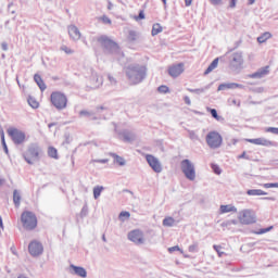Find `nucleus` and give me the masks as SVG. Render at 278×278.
<instances>
[{"label": "nucleus", "mask_w": 278, "mask_h": 278, "mask_svg": "<svg viewBox=\"0 0 278 278\" xmlns=\"http://www.w3.org/2000/svg\"><path fill=\"white\" fill-rule=\"evenodd\" d=\"M126 77L130 86H138L147 79V66L140 64H131L126 67Z\"/></svg>", "instance_id": "1"}, {"label": "nucleus", "mask_w": 278, "mask_h": 278, "mask_svg": "<svg viewBox=\"0 0 278 278\" xmlns=\"http://www.w3.org/2000/svg\"><path fill=\"white\" fill-rule=\"evenodd\" d=\"M98 42L101 45L104 53H106L108 55H114V58H116L117 60L118 58H121V55H123L121 47H118V43H116L110 37L103 35L98 38Z\"/></svg>", "instance_id": "2"}, {"label": "nucleus", "mask_w": 278, "mask_h": 278, "mask_svg": "<svg viewBox=\"0 0 278 278\" xmlns=\"http://www.w3.org/2000/svg\"><path fill=\"white\" fill-rule=\"evenodd\" d=\"M42 153V149L38 143H30L27 150L24 152L23 156L27 164H36V162L40 161V154Z\"/></svg>", "instance_id": "3"}, {"label": "nucleus", "mask_w": 278, "mask_h": 278, "mask_svg": "<svg viewBox=\"0 0 278 278\" xmlns=\"http://www.w3.org/2000/svg\"><path fill=\"white\" fill-rule=\"evenodd\" d=\"M180 168L186 179L189 181H194V179H197V169L194 168V163H192V161L188 159L182 160L180 162Z\"/></svg>", "instance_id": "4"}, {"label": "nucleus", "mask_w": 278, "mask_h": 278, "mask_svg": "<svg viewBox=\"0 0 278 278\" xmlns=\"http://www.w3.org/2000/svg\"><path fill=\"white\" fill-rule=\"evenodd\" d=\"M21 220L23 224L24 229L27 231H31V229H36L38 225V219L36 218V214L25 211L22 213Z\"/></svg>", "instance_id": "5"}, {"label": "nucleus", "mask_w": 278, "mask_h": 278, "mask_svg": "<svg viewBox=\"0 0 278 278\" xmlns=\"http://www.w3.org/2000/svg\"><path fill=\"white\" fill-rule=\"evenodd\" d=\"M50 100L56 110H66V105L68 104V98H66V94L60 91H54L51 93Z\"/></svg>", "instance_id": "6"}, {"label": "nucleus", "mask_w": 278, "mask_h": 278, "mask_svg": "<svg viewBox=\"0 0 278 278\" xmlns=\"http://www.w3.org/2000/svg\"><path fill=\"white\" fill-rule=\"evenodd\" d=\"M205 140L210 149H220V147H223V136L217 131H210L206 135Z\"/></svg>", "instance_id": "7"}, {"label": "nucleus", "mask_w": 278, "mask_h": 278, "mask_svg": "<svg viewBox=\"0 0 278 278\" xmlns=\"http://www.w3.org/2000/svg\"><path fill=\"white\" fill-rule=\"evenodd\" d=\"M238 219L241 225H253L255 223V213L252 210H243L239 212Z\"/></svg>", "instance_id": "8"}, {"label": "nucleus", "mask_w": 278, "mask_h": 278, "mask_svg": "<svg viewBox=\"0 0 278 278\" xmlns=\"http://www.w3.org/2000/svg\"><path fill=\"white\" fill-rule=\"evenodd\" d=\"M14 144H23L25 142V132L18 130V128L11 127L7 130Z\"/></svg>", "instance_id": "9"}, {"label": "nucleus", "mask_w": 278, "mask_h": 278, "mask_svg": "<svg viewBox=\"0 0 278 278\" xmlns=\"http://www.w3.org/2000/svg\"><path fill=\"white\" fill-rule=\"evenodd\" d=\"M146 160L154 173H162L163 167L162 163L160 162V159L153 156L152 154H147Z\"/></svg>", "instance_id": "10"}, {"label": "nucleus", "mask_w": 278, "mask_h": 278, "mask_svg": "<svg viewBox=\"0 0 278 278\" xmlns=\"http://www.w3.org/2000/svg\"><path fill=\"white\" fill-rule=\"evenodd\" d=\"M90 88L97 90V88H101L103 86V77L99 76V73L91 70V75L89 78Z\"/></svg>", "instance_id": "11"}, {"label": "nucleus", "mask_w": 278, "mask_h": 278, "mask_svg": "<svg viewBox=\"0 0 278 278\" xmlns=\"http://www.w3.org/2000/svg\"><path fill=\"white\" fill-rule=\"evenodd\" d=\"M242 64H244V59H242L241 52H235L230 56V66L235 71H238V68H242Z\"/></svg>", "instance_id": "12"}, {"label": "nucleus", "mask_w": 278, "mask_h": 278, "mask_svg": "<svg viewBox=\"0 0 278 278\" xmlns=\"http://www.w3.org/2000/svg\"><path fill=\"white\" fill-rule=\"evenodd\" d=\"M128 240L135 244H144V235L140 230H132L128 233Z\"/></svg>", "instance_id": "13"}, {"label": "nucleus", "mask_w": 278, "mask_h": 278, "mask_svg": "<svg viewBox=\"0 0 278 278\" xmlns=\"http://www.w3.org/2000/svg\"><path fill=\"white\" fill-rule=\"evenodd\" d=\"M68 274L70 275H76L77 277L87 278L88 271H86V268L77 265L71 264L68 267Z\"/></svg>", "instance_id": "14"}, {"label": "nucleus", "mask_w": 278, "mask_h": 278, "mask_svg": "<svg viewBox=\"0 0 278 278\" xmlns=\"http://www.w3.org/2000/svg\"><path fill=\"white\" fill-rule=\"evenodd\" d=\"M28 251L33 257H38V255H42L43 248L38 241H33L28 245Z\"/></svg>", "instance_id": "15"}, {"label": "nucleus", "mask_w": 278, "mask_h": 278, "mask_svg": "<svg viewBox=\"0 0 278 278\" xmlns=\"http://www.w3.org/2000/svg\"><path fill=\"white\" fill-rule=\"evenodd\" d=\"M247 142H250V144H256L260 147H275V142L263 137L256 138V139H247Z\"/></svg>", "instance_id": "16"}, {"label": "nucleus", "mask_w": 278, "mask_h": 278, "mask_svg": "<svg viewBox=\"0 0 278 278\" xmlns=\"http://www.w3.org/2000/svg\"><path fill=\"white\" fill-rule=\"evenodd\" d=\"M68 36L74 41L77 42L81 39V31H79V28L75 25H70L67 27Z\"/></svg>", "instance_id": "17"}, {"label": "nucleus", "mask_w": 278, "mask_h": 278, "mask_svg": "<svg viewBox=\"0 0 278 278\" xmlns=\"http://www.w3.org/2000/svg\"><path fill=\"white\" fill-rule=\"evenodd\" d=\"M184 73V63H178L176 65H172L168 68V75L170 77H179Z\"/></svg>", "instance_id": "18"}, {"label": "nucleus", "mask_w": 278, "mask_h": 278, "mask_svg": "<svg viewBox=\"0 0 278 278\" xmlns=\"http://www.w3.org/2000/svg\"><path fill=\"white\" fill-rule=\"evenodd\" d=\"M119 136L124 142H134L136 140V134L131 130H123Z\"/></svg>", "instance_id": "19"}, {"label": "nucleus", "mask_w": 278, "mask_h": 278, "mask_svg": "<svg viewBox=\"0 0 278 278\" xmlns=\"http://www.w3.org/2000/svg\"><path fill=\"white\" fill-rule=\"evenodd\" d=\"M34 81L35 84H37L41 92H45V90H47V85L45 84V80H42V77L39 74L34 75Z\"/></svg>", "instance_id": "20"}, {"label": "nucleus", "mask_w": 278, "mask_h": 278, "mask_svg": "<svg viewBox=\"0 0 278 278\" xmlns=\"http://www.w3.org/2000/svg\"><path fill=\"white\" fill-rule=\"evenodd\" d=\"M229 212H238V208L233 204L219 206V214H229Z\"/></svg>", "instance_id": "21"}, {"label": "nucleus", "mask_w": 278, "mask_h": 278, "mask_svg": "<svg viewBox=\"0 0 278 278\" xmlns=\"http://www.w3.org/2000/svg\"><path fill=\"white\" fill-rule=\"evenodd\" d=\"M268 73V67H263L258 70L257 72L253 73L251 75L252 79H262V77H266V74Z\"/></svg>", "instance_id": "22"}, {"label": "nucleus", "mask_w": 278, "mask_h": 278, "mask_svg": "<svg viewBox=\"0 0 278 278\" xmlns=\"http://www.w3.org/2000/svg\"><path fill=\"white\" fill-rule=\"evenodd\" d=\"M247 194H249V197H264L268 193L261 189H250L247 191Z\"/></svg>", "instance_id": "23"}, {"label": "nucleus", "mask_w": 278, "mask_h": 278, "mask_svg": "<svg viewBox=\"0 0 278 278\" xmlns=\"http://www.w3.org/2000/svg\"><path fill=\"white\" fill-rule=\"evenodd\" d=\"M111 157H113L114 163L118 164V166H125L127 162L123 159V156L116 154V153H110Z\"/></svg>", "instance_id": "24"}, {"label": "nucleus", "mask_w": 278, "mask_h": 278, "mask_svg": "<svg viewBox=\"0 0 278 278\" xmlns=\"http://www.w3.org/2000/svg\"><path fill=\"white\" fill-rule=\"evenodd\" d=\"M13 203L15 207H21V192L16 189L13 191Z\"/></svg>", "instance_id": "25"}, {"label": "nucleus", "mask_w": 278, "mask_h": 278, "mask_svg": "<svg viewBox=\"0 0 278 278\" xmlns=\"http://www.w3.org/2000/svg\"><path fill=\"white\" fill-rule=\"evenodd\" d=\"M270 38H273V34H270L269 31H266L264 34H262L260 37H257V42H260V45L266 42V40H270Z\"/></svg>", "instance_id": "26"}, {"label": "nucleus", "mask_w": 278, "mask_h": 278, "mask_svg": "<svg viewBox=\"0 0 278 278\" xmlns=\"http://www.w3.org/2000/svg\"><path fill=\"white\" fill-rule=\"evenodd\" d=\"M176 222L172 216H167L163 219V227H175Z\"/></svg>", "instance_id": "27"}, {"label": "nucleus", "mask_w": 278, "mask_h": 278, "mask_svg": "<svg viewBox=\"0 0 278 278\" xmlns=\"http://www.w3.org/2000/svg\"><path fill=\"white\" fill-rule=\"evenodd\" d=\"M218 67V59H215L210 65L205 70L204 75H210V73H212V71H214L215 68Z\"/></svg>", "instance_id": "28"}, {"label": "nucleus", "mask_w": 278, "mask_h": 278, "mask_svg": "<svg viewBox=\"0 0 278 278\" xmlns=\"http://www.w3.org/2000/svg\"><path fill=\"white\" fill-rule=\"evenodd\" d=\"M0 138L3 147V151L8 155L9 150H8V144L5 143V132L3 131V128L0 129Z\"/></svg>", "instance_id": "29"}, {"label": "nucleus", "mask_w": 278, "mask_h": 278, "mask_svg": "<svg viewBox=\"0 0 278 278\" xmlns=\"http://www.w3.org/2000/svg\"><path fill=\"white\" fill-rule=\"evenodd\" d=\"M103 190H105V188L103 186H96L93 188V199H99V197H101V192H103Z\"/></svg>", "instance_id": "30"}, {"label": "nucleus", "mask_w": 278, "mask_h": 278, "mask_svg": "<svg viewBox=\"0 0 278 278\" xmlns=\"http://www.w3.org/2000/svg\"><path fill=\"white\" fill-rule=\"evenodd\" d=\"M218 92L223 90H233V83L220 84L217 88Z\"/></svg>", "instance_id": "31"}, {"label": "nucleus", "mask_w": 278, "mask_h": 278, "mask_svg": "<svg viewBox=\"0 0 278 278\" xmlns=\"http://www.w3.org/2000/svg\"><path fill=\"white\" fill-rule=\"evenodd\" d=\"M206 90H210V85L205 86L204 88L199 89H188L189 92H192L193 94H203Z\"/></svg>", "instance_id": "32"}, {"label": "nucleus", "mask_w": 278, "mask_h": 278, "mask_svg": "<svg viewBox=\"0 0 278 278\" xmlns=\"http://www.w3.org/2000/svg\"><path fill=\"white\" fill-rule=\"evenodd\" d=\"M162 25L160 24H154L152 26V36H157V34H162Z\"/></svg>", "instance_id": "33"}, {"label": "nucleus", "mask_w": 278, "mask_h": 278, "mask_svg": "<svg viewBox=\"0 0 278 278\" xmlns=\"http://www.w3.org/2000/svg\"><path fill=\"white\" fill-rule=\"evenodd\" d=\"M128 40H130V42H136V40H138V33L136 30H129Z\"/></svg>", "instance_id": "34"}, {"label": "nucleus", "mask_w": 278, "mask_h": 278, "mask_svg": "<svg viewBox=\"0 0 278 278\" xmlns=\"http://www.w3.org/2000/svg\"><path fill=\"white\" fill-rule=\"evenodd\" d=\"M131 213L127 212V211H123L119 213L118 218L119 220H122V223H125V218H130Z\"/></svg>", "instance_id": "35"}, {"label": "nucleus", "mask_w": 278, "mask_h": 278, "mask_svg": "<svg viewBox=\"0 0 278 278\" xmlns=\"http://www.w3.org/2000/svg\"><path fill=\"white\" fill-rule=\"evenodd\" d=\"M189 253H199V242H193L188 248Z\"/></svg>", "instance_id": "36"}, {"label": "nucleus", "mask_w": 278, "mask_h": 278, "mask_svg": "<svg viewBox=\"0 0 278 278\" xmlns=\"http://www.w3.org/2000/svg\"><path fill=\"white\" fill-rule=\"evenodd\" d=\"M28 104L30 105V108H33L34 110H37V108H39V103L31 97H28Z\"/></svg>", "instance_id": "37"}, {"label": "nucleus", "mask_w": 278, "mask_h": 278, "mask_svg": "<svg viewBox=\"0 0 278 278\" xmlns=\"http://www.w3.org/2000/svg\"><path fill=\"white\" fill-rule=\"evenodd\" d=\"M86 116L87 118H90V116H94V112L83 110L79 112V117L84 118Z\"/></svg>", "instance_id": "38"}, {"label": "nucleus", "mask_w": 278, "mask_h": 278, "mask_svg": "<svg viewBox=\"0 0 278 278\" xmlns=\"http://www.w3.org/2000/svg\"><path fill=\"white\" fill-rule=\"evenodd\" d=\"M49 157L58 159V150L55 148H49L48 150Z\"/></svg>", "instance_id": "39"}, {"label": "nucleus", "mask_w": 278, "mask_h": 278, "mask_svg": "<svg viewBox=\"0 0 278 278\" xmlns=\"http://www.w3.org/2000/svg\"><path fill=\"white\" fill-rule=\"evenodd\" d=\"M61 51H64V53H66V55H73V53H75V50L68 48L67 46H61Z\"/></svg>", "instance_id": "40"}, {"label": "nucleus", "mask_w": 278, "mask_h": 278, "mask_svg": "<svg viewBox=\"0 0 278 278\" xmlns=\"http://www.w3.org/2000/svg\"><path fill=\"white\" fill-rule=\"evenodd\" d=\"M214 251L218 254V257H223L225 255V252H223V247L222 245H213Z\"/></svg>", "instance_id": "41"}, {"label": "nucleus", "mask_w": 278, "mask_h": 278, "mask_svg": "<svg viewBox=\"0 0 278 278\" xmlns=\"http://www.w3.org/2000/svg\"><path fill=\"white\" fill-rule=\"evenodd\" d=\"M108 79H109L110 86H116L118 84V81L114 76H112V74H108Z\"/></svg>", "instance_id": "42"}, {"label": "nucleus", "mask_w": 278, "mask_h": 278, "mask_svg": "<svg viewBox=\"0 0 278 278\" xmlns=\"http://www.w3.org/2000/svg\"><path fill=\"white\" fill-rule=\"evenodd\" d=\"M189 138H190V140L197 141V140H199V135H197V132H194V130H189Z\"/></svg>", "instance_id": "43"}, {"label": "nucleus", "mask_w": 278, "mask_h": 278, "mask_svg": "<svg viewBox=\"0 0 278 278\" xmlns=\"http://www.w3.org/2000/svg\"><path fill=\"white\" fill-rule=\"evenodd\" d=\"M210 112L213 118H215L216 121H220V116H218V112L216 111V109H211Z\"/></svg>", "instance_id": "44"}, {"label": "nucleus", "mask_w": 278, "mask_h": 278, "mask_svg": "<svg viewBox=\"0 0 278 278\" xmlns=\"http://www.w3.org/2000/svg\"><path fill=\"white\" fill-rule=\"evenodd\" d=\"M157 91L163 94H166L168 92V86L162 85L157 88Z\"/></svg>", "instance_id": "45"}, {"label": "nucleus", "mask_w": 278, "mask_h": 278, "mask_svg": "<svg viewBox=\"0 0 278 278\" xmlns=\"http://www.w3.org/2000/svg\"><path fill=\"white\" fill-rule=\"evenodd\" d=\"M100 21H102V23H104V25H112V20H110V17H108L105 15L100 17Z\"/></svg>", "instance_id": "46"}, {"label": "nucleus", "mask_w": 278, "mask_h": 278, "mask_svg": "<svg viewBox=\"0 0 278 278\" xmlns=\"http://www.w3.org/2000/svg\"><path fill=\"white\" fill-rule=\"evenodd\" d=\"M175 251H179L180 253H184V250L179 249V245L168 248V253H175Z\"/></svg>", "instance_id": "47"}, {"label": "nucleus", "mask_w": 278, "mask_h": 278, "mask_svg": "<svg viewBox=\"0 0 278 278\" xmlns=\"http://www.w3.org/2000/svg\"><path fill=\"white\" fill-rule=\"evenodd\" d=\"M266 131H267L268 134L278 135V128H276V127H268V128H266Z\"/></svg>", "instance_id": "48"}, {"label": "nucleus", "mask_w": 278, "mask_h": 278, "mask_svg": "<svg viewBox=\"0 0 278 278\" xmlns=\"http://www.w3.org/2000/svg\"><path fill=\"white\" fill-rule=\"evenodd\" d=\"M263 187H265V188H278V182L264 184Z\"/></svg>", "instance_id": "49"}, {"label": "nucleus", "mask_w": 278, "mask_h": 278, "mask_svg": "<svg viewBox=\"0 0 278 278\" xmlns=\"http://www.w3.org/2000/svg\"><path fill=\"white\" fill-rule=\"evenodd\" d=\"M212 169L214 170L215 175H220L222 170L218 165L213 164Z\"/></svg>", "instance_id": "50"}, {"label": "nucleus", "mask_w": 278, "mask_h": 278, "mask_svg": "<svg viewBox=\"0 0 278 278\" xmlns=\"http://www.w3.org/2000/svg\"><path fill=\"white\" fill-rule=\"evenodd\" d=\"M144 20V11H140L138 16H135V21H142Z\"/></svg>", "instance_id": "51"}, {"label": "nucleus", "mask_w": 278, "mask_h": 278, "mask_svg": "<svg viewBox=\"0 0 278 278\" xmlns=\"http://www.w3.org/2000/svg\"><path fill=\"white\" fill-rule=\"evenodd\" d=\"M212 5H220L223 3V0H210Z\"/></svg>", "instance_id": "52"}, {"label": "nucleus", "mask_w": 278, "mask_h": 278, "mask_svg": "<svg viewBox=\"0 0 278 278\" xmlns=\"http://www.w3.org/2000/svg\"><path fill=\"white\" fill-rule=\"evenodd\" d=\"M238 159H239V160H249V156H247V152L244 151V152H242V154H240V155L238 156Z\"/></svg>", "instance_id": "53"}, {"label": "nucleus", "mask_w": 278, "mask_h": 278, "mask_svg": "<svg viewBox=\"0 0 278 278\" xmlns=\"http://www.w3.org/2000/svg\"><path fill=\"white\" fill-rule=\"evenodd\" d=\"M271 229H273V227L261 229L257 233H268V231H270Z\"/></svg>", "instance_id": "54"}, {"label": "nucleus", "mask_w": 278, "mask_h": 278, "mask_svg": "<svg viewBox=\"0 0 278 278\" xmlns=\"http://www.w3.org/2000/svg\"><path fill=\"white\" fill-rule=\"evenodd\" d=\"M93 162H98L99 164H108V159L93 160Z\"/></svg>", "instance_id": "55"}, {"label": "nucleus", "mask_w": 278, "mask_h": 278, "mask_svg": "<svg viewBox=\"0 0 278 278\" xmlns=\"http://www.w3.org/2000/svg\"><path fill=\"white\" fill-rule=\"evenodd\" d=\"M184 100H185V103H186L187 105H192V102L190 101V97L186 96V97L184 98Z\"/></svg>", "instance_id": "56"}, {"label": "nucleus", "mask_w": 278, "mask_h": 278, "mask_svg": "<svg viewBox=\"0 0 278 278\" xmlns=\"http://www.w3.org/2000/svg\"><path fill=\"white\" fill-rule=\"evenodd\" d=\"M237 2H238V0H230L229 8H231V9L236 8Z\"/></svg>", "instance_id": "57"}, {"label": "nucleus", "mask_w": 278, "mask_h": 278, "mask_svg": "<svg viewBox=\"0 0 278 278\" xmlns=\"http://www.w3.org/2000/svg\"><path fill=\"white\" fill-rule=\"evenodd\" d=\"M236 88L242 89V88H244V86L240 85V84H237V83H233V90H236Z\"/></svg>", "instance_id": "58"}, {"label": "nucleus", "mask_w": 278, "mask_h": 278, "mask_svg": "<svg viewBox=\"0 0 278 278\" xmlns=\"http://www.w3.org/2000/svg\"><path fill=\"white\" fill-rule=\"evenodd\" d=\"M1 48H2V51H8V43L7 42H2L1 43Z\"/></svg>", "instance_id": "59"}, {"label": "nucleus", "mask_w": 278, "mask_h": 278, "mask_svg": "<svg viewBox=\"0 0 278 278\" xmlns=\"http://www.w3.org/2000/svg\"><path fill=\"white\" fill-rule=\"evenodd\" d=\"M185 5L190 8V5H192V0H185Z\"/></svg>", "instance_id": "60"}, {"label": "nucleus", "mask_w": 278, "mask_h": 278, "mask_svg": "<svg viewBox=\"0 0 278 278\" xmlns=\"http://www.w3.org/2000/svg\"><path fill=\"white\" fill-rule=\"evenodd\" d=\"M264 201H277V199L273 198V197H268V198H263Z\"/></svg>", "instance_id": "61"}, {"label": "nucleus", "mask_w": 278, "mask_h": 278, "mask_svg": "<svg viewBox=\"0 0 278 278\" xmlns=\"http://www.w3.org/2000/svg\"><path fill=\"white\" fill-rule=\"evenodd\" d=\"M231 225V223L228 220V222H224L222 224V227H229Z\"/></svg>", "instance_id": "62"}, {"label": "nucleus", "mask_w": 278, "mask_h": 278, "mask_svg": "<svg viewBox=\"0 0 278 278\" xmlns=\"http://www.w3.org/2000/svg\"><path fill=\"white\" fill-rule=\"evenodd\" d=\"M233 105H237L238 108H240V101L237 100H232Z\"/></svg>", "instance_id": "63"}, {"label": "nucleus", "mask_w": 278, "mask_h": 278, "mask_svg": "<svg viewBox=\"0 0 278 278\" xmlns=\"http://www.w3.org/2000/svg\"><path fill=\"white\" fill-rule=\"evenodd\" d=\"M230 144H238V140L237 139H231Z\"/></svg>", "instance_id": "64"}]
</instances>
